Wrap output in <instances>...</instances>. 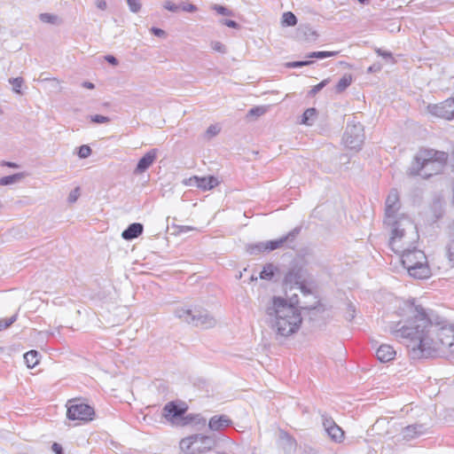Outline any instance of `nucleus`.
<instances>
[{
	"label": "nucleus",
	"instance_id": "nucleus-40",
	"mask_svg": "<svg viewBox=\"0 0 454 454\" xmlns=\"http://www.w3.org/2000/svg\"><path fill=\"white\" fill-rule=\"evenodd\" d=\"M329 82V79L323 80L321 82L314 86L309 92L310 96L316 95L319 92L327 83Z\"/></svg>",
	"mask_w": 454,
	"mask_h": 454
},
{
	"label": "nucleus",
	"instance_id": "nucleus-10",
	"mask_svg": "<svg viewBox=\"0 0 454 454\" xmlns=\"http://www.w3.org/2000/svg\"><path fill=\"white\" fill-rule=\"evenodd\" d=\"M300 228H295L291 231L287 235L281 237L275 240H269L266 242H260L249 247L248 251L250 254H257L262 251H273L281 247L287 240L293 239L299 233Z\"/></svg>",
	"mask_w": 454,
	"mask_h": 454
},
{
	"label": "nucleus",
	"instance_id": "nucleus-18",
	"mask_svg": "<svg viewBox=\"0 0 454 454\" xmlns=\"http://www.w3.org/2000/svg\"><path fill=\"white\" fill-rule=\"evenodd\" d=\"M439 153H445L444 152L434 151V150H423L420 151L414 158L412 163L419 168V163L425 161H433L438 159Z\"/></svg>",
	"mask_w": 454,
	"mask_h": 454
},
{
	"label": "nucleus",
	"instance_id": "nucleus-29",
	"mask_svg": "<svg viewBox=\"0 0 454 454\" xmlns=\"http://www.w3.org/2000/svg\"><path fill=\"white\" fill-rule=\"evenodd\" d=\"M302 309H305V310H308L309 315V319H311V320L315 319V317L318 314L323 313L324 310H325L323 306L320 305V304H317V305L310 307V308L303 307Z\"/></svg>",
	"mask_w": 454,
	"mask_h": 454
},
{
	"label": "nucleus",
	"instance_id": "nucleus-31",
	"mask_svg": "<svg viewBox=\"0 0 454 454\" xmlns=\"http://www.w3.org/2000/svg\"><path fill=\"white\" fill-rule=\"evenodd\" d=\"M9 82L12 85V90L17 94H21L20 88L24 83V80L21 77L10 78Z\"/></svg>",
	"mask_w": 454,
	"mask_h": 454
},
{
	"label": "nucleus",
	"instance_id": "nucleus-17",
	"mask_svg": "<svg viewBox=\"0 0 454 454\" xmlns=\"http://www.w3.org/2000/svg\"><path fill=\"white\" fill-rule=\"evenodd\" d=\"M231 420L226 415L213 416L208 422V427L213 431H221L231 426Z\"/></svg>",
	"mask_w": 454,
	"mask_h": 454
},
{
	"label": "nucleus",
	"instance_id": "nucleus-1",
	"mask_svg": "<svg viewBox=\"0 0 454 454\" xmlns=\"http://www.w3.org/2000/svg\"><path fill=\"white\" fill-rule=\"evenodd\" d=\"M402 320L389 325L390 333L402 340L413 359L448 352L454 357V332L433 324L425 309L412 302L400 308Z\"/></svg>",
	"mask_w": 454,
	"mask_h": 454
},
{
	"label": "nucleus",
	"instance_id": "nucleus-47",
	"mask_svg": "<svg viewBox=\"0 0 454 454\" xmlns=\"http://www.w3.org/2000/svg\"><path fill=\"white\" fill-rule=\"evenodd\" d=\"M211 47L214 51L225 53L226 52V47L220 42H212Z\"/></svg>",
	"mask_w": 454,
	"mask_h": 454
},
{
	"label": "nucleus",
	"instance_id": "nucleus-56",
	"mask_svg": "<svg viewBox=\"0 0 454 454\" xmlns=\"http://www.w3.org/2000/svg\"><path fill=\"white\" fill-rule=\"evenodd\" d=\"M96 6L100 10H106L107 7V4L105 0H97Z\"/></svg>",
	"mask_w": 454,
	"mask_h": 454
},
{
	"label": "nucleus",
	"instance_id": "nucleus-8",
	"mask_svg": "<svg viewBox=\"0 0 454 454\" xmlns=\"http://www.w3.org/2000/svg\"><path fill=\"white\" fill-rule=\"evenodd\" d=\"M342 140L347 147L359 150L364 141L363 125L355 121L348 122Z\"/></svg>",
	"mask_w": 454,
	"mask_h": 454
},
{
	"label": "nucleus",
	"instance_id": "nucleus-34",
	"mask_svg": "<svg viewBox=\"0 0 454 454\" xmlns=\"http://www.w3.org/2000/svg\"><path fill=\"white\" fill-rule=\"evenodd\" d=\"M337 51H313L308 54V58L324 59L337 55Z\"/></svg>",
	"mask_w": 454,
	"mask_h": 454
},
{
	"label": "nucleus",
	"instance_id": "nucleus-9",
	"mask_svg": "<svg viewBox=\"0 0 454 454\" xmlns=\"http://www.w3.org/2000/svg\"><path fill=\"white\" fill-rule=\"evenodd\" d=\"M400 430V423L394 419L380 418L372 426L370 431L380 436L395 438Z\"/></svg>",
	"mask_w": 454,
	"mask_h": 454
},
{
	"label": "nucleus",
	"instance_id": "nucleus-3",
	"mask_svg": "<svg viewBox=\"0 0 454 454\" xmlns=\"http://www.w3.org/2000/svg\"><path fill=\"white\" fill-rule=\"evenodd\" d=\"M386 224L391 227L389 245L395 253L399 254L415 247L419 236L416 225L409 217L401 215L395 223Z\"/></svg>",
	"mask_w": 454,
	"mask_h": 454
},
{
	"label": "nucleus",
	"instance_id": "nucleus-32",
	"mask_svg": "<svg viewBox=\"0 0 454 454\" xmlns=\"http://www.w3.org/2000/svg\"><path fill=\"white\" fill-rule=\"evenodd\" d=\"M274 275V266L272 264L266 265L260 272V278L270 279Z\"/></svg>",
	"mask_w": 454,
	"mask_h": 454
},
{
	"label": "nucleus",
	"instance_id": "nucleus-60",
	"mask_svg": "<svg viewBox=\"0 0 454 454\" xmlns=\"http://www.w3.org/2000/svg\"><path fill=\"white\" fill-rule=\"evenodd\" d=\"M357 1L363 4H369V3H370V0H357Z\"/></svg>",
	"mask_w": 454,
	"mask_h": 454
},
{
	"label": "nucleus",
	"instance_id": "nucleus-38",
	"mask_svg": "<svg viewBox=\"0 0 454 454\" xmlns=\"http://www.w3.org/2000/svg\"><path fill=\"white\" fill-rule=\"evenodd\" d=\"M17 320V315H13L12 317L6 319H0V331L5 329L12 325Z\"/></svg>",
	"mask_w": 454,
	"mask_h": 454
},
{
	"label": "nucleus",
	"instance_id": "nucleus-41",
	"mask_svg": "<svg viewBox=\"0 0 454 454\" xmlns=\"http://www.w3.org/2000/svg\"><path fill=\"white\" fill-rule=\"evenodd\" d=\"M266 113V108L264 106H256L253 107L249 110L248 115L250 116H261Z\"/></svg>",
	"mask_w": 454,
	"mask_h": 454
},
{
	"label": "nucleus",
	"instance_id": "nucleus-24",
	"mask_svg": "<svg viewBox=\"0 0 454 454\" xmlns=\"http://www.w3.org/2000/svg\"><path fill=\"white\" fill-rule=\"evenodd\" d=\"M326 433L334 442H340L344 439V432L337 424L330 427Z\"/></svg>",
	"mask_w": 454,
	"mask_h": 454
},
{
	"label": "nucleus",
	"instance_id": "nucleus-48",
	"mask_svg": "<svg viewBox=\"0 0 454 454\" xmlns=\"http://www.w3.org/2000/svg\"><path fill=\"white\" fill-rule=\"evenodd\" d=\"M313 61L310 60H304V61H294L287 64V67H301L304 66H309L312 64Z\"/></svg>",
	"mask_w": 454,
	"mask_h": 454
},
{
	"label": "nucleus",
	"instance_id": "nucleus-19",
	"mask_svg": "<svg viewBox=\"0 0 454 454\" xmlns=\"http://www.w3.org/2000/svg\"><path fill=\"white\" fill-rule=\"evenodd\" d=\"M395 354L396 352L394 348L387 344L380 345L376 351L377 358L382 363H387L393 360Z\"/></svg>",
	"mask_w": 454,
	"mask_h": 454
},
{
	"label": "nucleus",
	"instance_id": "nucleus-61",
	"mask_svg": "<svg viewBox=\"0 0 454 454\" xmlns=\"http://www.w3.org/2000/svg\"><path fill=\"white\" fill-rule=\"evenodd\" d=\"M254 280H257V277L254 275H252L250 278V281H254Z\"/></svg>",
	"mask_w": 454,
	"mask_h": 454
},
{
	"label": "nucleus",
	"instance_id": "nucleus-7",
	"mask_svg": "<svg viewBox=\"0 0 454 454\" xmlns=\"http://www.w3.org/2000/svg\"><path fill=\"white\" fill-rule=\"evenodd\" d=\"M438 155L439 157L437 160L429 162H421L419 163V168L415 166V163H411V166L408 170L409 175L420 176L423 178H428L433 175L440 173L447 161L448 155L447 153H439Z\"/></svg>",
	"mask_w": 454,
	"mask_h": 454
},
{
	"label": "nucleus",
	"instance_id": "nucleus-49",
	"mask_svg": "<svg viewBox=\"0 0 454 454\" xmlns=\"http://www.w3.org/2000/svg\"><path fill=\"white\" fill-rule=\"evenodd\" d=\"M180 9L187 12H194L197 11V7L194 4L189 3H183L180 6Z\"/></svg>",
	"mask_w": 454,
	"mask_h": 454
},
{
	"label": "nucleus",
	"instance_id": "nucleus-51",
	"mask_svg": "<svg viewBox=\"0 0 454 454\" xmlns=\"http://www.w3.org/2000/svg\"><path fill=\"white\" fill-rule=\"evenodd\" d=\"M355 307L352 304H348L346 318L348 320H352L355 317Z\"/></svg>",
	"mask_w": 454,
	"mask_h": 454
},
{
	"label": "nucleus",
	"instance_id": "nucleus-16",
	"mask_svg": "<svg viewBox=\"0 0 454 454\" xmlns=\"http://www.w3.org/2000/svg\"><path fill=\"white\" fill-rule=\"evenodd\" d=\"M157 157V149H152L147 152L137 162L134 170L135 174H142L149 168Z\"/></svg>",
	"mask_w": 454,
	"mask_h": 454
},
{
	"label": "nucleus",
	"instance_id": "nucleus-28",
	"mask_svg": "<svg viewBox=\"0 0 454 454\" xmlns=\"http://www.w3.org/2000/svg\"><path fill=\"white\" fill-rule=\"evenodd\" d=\"M297 23L295 15L291 12H284L282 15V24L286 26H294Z\"/></svg>",
	"mask_w": 454,
	"mask_h": 454
},
{
	"label": "nucleus",
	"instance_id": "nucleus-58",
	"mask_svg": "<svg viewBox=\"0 0 454 454\" xmlns=\"http://www.w3.org/2000/svg\"><path fill=\"white\" fill-rule=\"evenodd\" d=\"M82 85V87L89 89V90H92L95 88V85L90 82H83Z\"/></svg>",
	"mask_w": 454,
	"mask_h": 454
},
{
	"label": "nucleus",
	"instance_id": "nucleus-36",
	"mask_svg": "<svg viewBox=\"0 0 454 454\" xmlns=\"http://www.w3.org/2000/svg\"><path fill=\"white\" fill-rule=\"evenodd\" d=\"M127 4L129 5L130 12L134 13L138 12L141 9L140 0H127Z\"/></svg>",
	"mask_w": 454,
	"mask_h": 454
},
{
	"label": "nucleus",
	"instance_id": "nucleus-35",
	"mask_svg": "<svg viewBox=\"0 0 454 454\" xmlns=\"http://www.w3.org/2000/svg\"><path fill=\"white\" fill-rule=\"evenodd\" d=\"M221 129L218 125H210L205 133V136L207 139H211L212 137H215L219 132Z\"/></svg>",
	"mask_w": 454,
	"mask_h": 454
},
{
	"label": "nucleus",
	"instance_id": "nucleus-4",
	"mask_svg": "<svg viewBox=\"0 0 454 454\" xmlns=\"http://www.w3.org/2000/svg\"><path fill=\"white\" fill-rule=\"evenodd\" d=\"M398 254L400 255L403 266L411 277L424 279L431 276L427 258L423 251L414 247Z\"/></svg>",
	"mask_w": 454,
	"mask_h": 454
},
{
	"label": "nucleus",
	"instance_id": "nucleus-14",
	"mask_svg": "<svg viewBox=\"0 0 454 454\" xmlns=\"http://www.w3.org/2000/svg\"><path fill=\"white\" fill-rule=\"evenodd\" d=\"M427 111L434 116L450 120L454 117V99L450 98L440 104L428 105Z\"/></svg>",
	"mask_w": 454,
	"mask_h": 454
},
{
	"label": "nucleus",
	"instance_id": "nucleus-22",
	"mask_svg": "<svg viewBox=\"0 0 454 454\" xmlns=\"http://www.w3.org/2000/svg\"><path fill=\"white\" fill-rule=\"evenodd\" d=\"M218 185V180L213 176L200 177L198 188L207 191Z\"/></svg>",
	"mask_w": 454,
	"mask_h": 454
},
{
	"label": "nucleus",
	"instance_id": "nucleus-11",
	"mask_svg": "<svg viewBox=\"0 0 454 454\" xmlns=\"http://www.w3.org/2000/svg\"><path fill=\"white\" fill-rule=\"evenodd\" d=\"M385 223H393L398 220V211L400 209V200L397 190L392 189L386 200Z\"/></svg>",
	"mask_w": 454,
	"mask_h": 454
},
{
	"label": "nucleus",
	"instance_id": "nucleus-27",
	"mask_svg": "<svg viewBox=\"0 0 454 454\" xmlns=\"http://www.w3.org/2000/svg\"><path fill=\"white\" fill-rule=\"evenodd\" d=\"M451 241L448 247L447 255L450 261V266H454V222L450 225Z\"/></svg>",
	"mask_w": 454,
	"mask_h": 454
},
{
	"label": "nucleus",
	"instance_id": "nucleus-46",
	"mask_svg": "<svg viewBox=\"0 0 454 454\" xmlns=\"http://www.w3.org/2000/svg\"><path fill=\"white\" fill-rule=\"evenodd\" d=\"M322 420L325 431H328L330 427H333V426L336 425V423L332 418H328L325 415L322 417Z\"/></svg>",
	"mask_w": 454,
	"mask_h": 454
},
{
	"label": "nucleus",
	"instance_id": "nucleus-23",
	"mask_svg": "<svg viewBox=\"0 0 454 454\" xmlns=\"http://www.w3.org/2000/svg\"><path fill=\"white\" fill-rule=\"evenodd\" d=\"M24 360L28 368H34L39 363V353L30 350L24 355Z\"/></svg>",
	"mask_w": 454,
	"mask_h": 454
},
{
	"label": "nucleus",
	"instance_id": "nucleus-15",
	"mask_svg": "<svg viewBox=\"0 0 454 454\" xmlns=\"http://www.w3.org/2000/svg\"><path fill=\"white\" fill-rule=\"evenodd\" d=\"M427 431V427L424 424L415 423L406 427H402L400 424V439L398 441H411L413 440Z\"/></svg>",
	"mask_w": 454,
	"mask_h": 454
},
{
	"label": "nucleus",
	"instance_id": "nucleus-62",
	"mask_svg": "<svg viewBox=\"0 0 454 454\" xmlns=\"http://www.w3.org/2000/svg\"><path fill=\"white\" fill-rule=\"evenodd\" d=\"M2 208V205L0 204V209Z\"/></svg>",
	"mask_w": 454,
	"mask_h": 454
},
{
	"label": "nucleus",
	"instance_id": "nucleus-13",
	"mask_svg": "<svg viewBox=\"0 0 454 454\" xmlns=\"http://www.w3.org/2000/svg\"><path fill=\"white\" fill-rule=\"evenodd\" d=\"M94 410L86 403H72L68 406L67 416L72 420L88 421L92 419Z\"/></svg>",
	"mask_w": 454,
	"mask_h": 454
},
{
	"label": "nucleus",
	"instance_id": "nucleus-2",
	"mask_svg": "<svg viewBox=\"0 0 454 454\" xmlns=\"http://www.w3.org/2000/svg\"><path fill=\"white\" fill-rule=\"evenodd\" d=\"M265 312L269 326L277 339L294 334L302 323L300 309L281 297L274 296Z\"/></svg>",
	"mask_w": 454,
	"mask_h": 454
},
{
	"label": "nucleus",
	"instance_id": "nucleus-42",
	"mask_svg": "<svg viewBox=\"0 0 454 454\" xmlns=\"http://www.w3.org/2000/svg\"><path fill=\"white\" fill-rule=\"evenodd\" d=\"M375 51H376V53H377L379 56L382 57L383 59H388V60H390L392 63H394V62H395L394 57H393V55H392V53H391L390 51H383V50H381V49H380V48H377V49L375 50Z\"/></svg>",
	"mask_w": 454,
	"mask_h": 454
},
{
	"label": "nucleus",
	"instance_id": "nucleus-54",
	"mask_svg": "<svg viewBox=\"0 0 454 454\" xmlns=\"http://www.w3.org/2000/svg\"><path fill=\"white\" fill-rule=\"evenodd\" d=\"M105 59L111 65L113 66H117L118 65V60L117 59L114 57V56H112V55H107L105 57Z\"/></svg>",
	"mask_w": 454,
	"mask_h": 454
},
{
	"label": "nucleus",
	"instance_id": "nucleus-21",
	"mask_svg": "<svg viewBox=\"0 0 454 454\" xmlns=\"http://www.w3.org/2000/svg\"><path fill=\"white\" fill-rule=\"evenodd\" d=\"M297 37L301 40H315L317 36L309 25H301L297 29Z\"/></svg>",
	"mask_w": 454,
	"mask_h": 454
},
{
	"label": "nucleus",
	"instance_id": "nucleus-37",
	"mask_svg": "<svg viewBox=\"0 0 454 454\" xmlns=\"http://www.w3.org/2000/svg\"><path fill=\"white\" fill-rule=\"evenodd\" d=\"M91 154V149L89 145H83L79 147L78 156L81 159H86Z\"/></svg>",
	"mask_w": 454,
	"mask_h": 454
},
{
	"label": "nucleus",
	"instance_id": "nucleus-44",
	"mask_svg": "<svg viewBox=\"0 0 454 454\" xmlns=\"http://www.w3.org/2000/svg\"><path fill=\"white\" fill-rule=\"evenodd\" d=\"M90 120L91 121L96 123H107L110 121L109 117L99 114L90 116Z\"/></svg>",
	"mask_w": 454,
	"mask_h": 454
},
{
	"label": "nucleus",
	"instance_id": "nucleus-5",
	"mask_svg": "<svg viewBox=\"0 0 454 454\" xmlns=\"http://www.w3.org/2000/svg\"><path fill=\"white\" fill-rule=\"evenodd\" d=\"M176 316L184 322L194 326L211 328L216 325V319L206 309H177Z\"/></svg>",
	"mask_w": 454,
	"mask_h": 454
},
{
	"label": "nucleus",
	"instance_id": "nucleus-6",
	"mask_svg": "<svg viewBox=\"0 0 454 454\" xmlns=\"http://www.w3.org/2000/svg\"><path fill=\"white\" fill-rule=\"evenodd\" d=\"M216 444L214 437L193 434L180 442V449L186 454H200L211 450Z\"/></svg>",
	"mask_w": 454,
	"mask_h": 454
},
{
	"label": "nucleus",
	"instance_id": "nucleus-12",
	"mask_svg": "<svg viewBox=\"0 0 454 454\" xmlns=\"http://www.w3.org/2000/svg\"><path fill=\"white\" fill-rule=\"evenodd\" d=\"M186 410V406H180L174 402H170L163 408V416L173 424L186 425L188 417L184 418Z\"/></svg>",
	"mask_w": 454,
	"mask_h": 454
},
{
	"label": "nucleus",
	"instance_id": "nucleus-26",
	"mask_svg": "<svg viewBox=\"0 0 454 454\" xmlns=\"http://www.w3.org/2000/svg\"><path fill=\"white\" fill-rule=\"evenodd\" d=\"M24 177L23 173H17L0 178V185H10L20 181Z\"/></svg>",
	"mask_w": 454,
	"mask_h": 454
},
{
	"label": "nucleus",
	"instance_id": "nucleus-25",
	"mask_svg": "<svg viewBox=\"0 0 454 454\" xmlns=\"http://www.w3.org/2000/svg\"><path fill=\"white\" fill-rule=\"evenodd\" d=\"M352 82L351 74H344L336 85V92L340 93L344 91Z\"/></svg>",
	"mask_w": 454,
	"mask_h": 454
},
{
	"label": "nucleus",
	"instance_id": "nucleus-50",
	"mask_svg": "<svg viewBox=\"0 0 454 454\" xmlns=\"http://www.w3.org/2000/svg\"><path fill=\"white\" fill-rule=\"evenodd\" d=\"M163 7L166 9V10H168L170 12H177L179 9H180V6L171 3L170 1H166L164 4H163Z\"/></svg>",
	"mask_w": 454,
	"mask_h": 454
},
{
	"label": "nucleus",
	"instance_id": "nucleus-53",
	"mask_svg": "<svg viewBox=\"0 0 454 454\" xmlns=\"http://www.w3.org/2000/svg\"><path fill=\"white\" fill-rule=\"evenodd\" d=\"M151 32L156 35V36H159V37H165L166 36V32L160 28H157V27H152L151 28Z\"/></svg>",
	"mask_w": 454,
	"mask_h": 454
},
{
	"label": "nucleus",
	"instance_id": "nucleus-33",
	"mask_svg": "<svg viewBox=\"0 0 454 454\" xmlns=\"http://www.w3.org/2000/svg\"><path fill=\"white\" fill-rule=\"evenodd\" d=\"M317 110L315 108H308L302 115L301 122L306 125H310L309 121L315 118Z\"/></svg>",
	"mask_w": 454,
	"mask_h": 454
},
{
	"label": "nucleus",
	"instance_id": "nucleus-59",
	"mask_svg": "<svg viewBox=\"0 0 454 454\" xmlns=\"http://www.w3.org/2000/svg\"><path fill=\"white\" fill-rule=\"evenodd\" d=\"M192 230H193V228L191 226H181L180 227V232H187Z\"/></svg>",
	"mask_w": 454,
	"mask_h": 454
},
{
	"label": "nucleus",
	"instance_id": "nucleus-45",
	"mask_svg": "<svg viewBox=\"0 0 454 454\" xmlns=\"http://www.w3.org/2000/svg\"><path fill=\"white\" fill-rule=\"evenodd\" d=\"M200 177L197 176H193L190 178H185L183 181V184L186 186H196L198 187Z\"/></svg>",
	"mask_w": 454,
	"mask_h": 454
},
{
	"label": "nucleus",
	"instance_id": "nucleus-57",
	"mask_svg": "<svg viewBox=\"0 0 454 454\" xmlns=\"http://www.w3.org/2000/svg\"><path fill=\"white\" fill-rule=\"evenodd\" d=\"M3 166H7L9 168H19V165L15 162H10V161H3L2 163Z\"/></svg>",
	"mask_w": 454,
	"mask_h": 454
},
{
	"label": "nucleus",
	"instance_id": "nucleus-43",
	"mask_svg": "<svg viewBox=\"0 0 454 454\" xmlns=\"http://www.w3.org/2000/svg\"><path fill=\"white\" fill-rule=\"evenodd\" d=\"M80 188L76 187L73 191L70 192L67 197V200L69 203H74L78 198L80 197Z\"/></svg>",
	"mask_w": 454,
	"mask_h": 454
},
{
	"label": "nucleus",
	"instance_id": "nucleus-20",
	"mask_svg": "<svg viewBox=\"0 0 454 454\" xmlns=\"http://www.w3.org/2000/svg\"><path fill=\"white\" fill-rule=\"evenodd\" d=\"M143 224L139 223H131L126 230L122 231L121 238L125 240H131L140 236L143 232Z\"/></svg>",
	"mask_w": 454,
	"mask_h": 454
},
{
	"label": "nucleus",
	"instance_id": "nucleus-30",
	"mask_svg": "<svg viewBox=\"0 0 454 454\" xmlns=\"http://www.w3.org/2000/svg\"><path fill=\"white\" fill-rule=\"evenodd\" d=\"M39 19L42 22L49 24H57L59 22V17L51 13H41Z\"/></svg>",
	"mask_w": 454,
	"mask_h": 454
},
{
	"label": "nucleus",
	"instance_id": "nucleus-39",
	"mask_svg": "<svg viewBox=\"0 0 454 454\" xmlns=\"http://www.w3.org/2000/svg\"><path fill=\"white\" fill-rule=\"evenodd\" d=\"M212 9L215 10L217 13L224 16H231L232 12L229 9H227L224 6L219 5V4H214L212 6Z\"/></svg>",
	"mask_w": 454,
	"mask_h": 454
},
{
	"label": "nucleus",
	"instance_id": "nucleus-52",
	"mask_svg": "<svg viewBox=\"0 0 454 454\" xmlns=\"http://www.w3.org/2000/svg\"><path fill=\"white\" fill-rule=\"evenodd\" d=\"M221 22H222V24H223L229 27H232V28H238L239 27L236 21L231 20H222Z\"/></svg>",
	"mask_w": 454,
	"mask_h": 454
},
{
	"label": "nucleus",
	"instance_id": "nucleus-55",
	"mask_svg": "<svg viewBox=\"0 0 454 454\" xmlns=\"http://www.w3.org/2000/svg\"><path fill=\"white\" fill-rule=\"evenodd\" d=\"M51 449L52 450L56 453V454H63V450H62V447L61 445H59V443L57 442H54L51 446Z\"/></svg>",
	"mask_w": 454,
	"mask_h": 454
}]
</instances>
